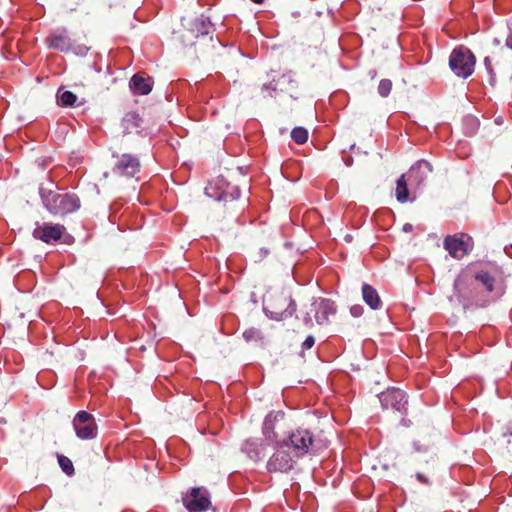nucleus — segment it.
I'll return each instance as SVG.
<instances>
[{"label": "nucleus", "mask_w": 512, "mask_h": 512, "mask_svg": "<svg viewBox=\"0 0 512 512\" xmlns=\"http://www.w3.org/2000/svg\"><path fill=\"white\" fill-rule=\"evenodd\" d=\"M409 191L407 187V180L405 175H401L396 183V198L399 202H406L408 200Z\"/></svg>", "instance_id": "5701e85b"}, {"label": "nucleus", "mask_w": 512, "mask_h": 512, "mask_svg": "<svg viewBox=\"0 0 512 512\" xmlns=\"http://www.w3.org/2000/svg\"><path fill=\"white\" fill-rule=\"evenodd\" d=\"M362 296L365 303L373 310L380 309L382 301L377 290L369 284H363Z\"/></svg>", "instance_id": "4be33fe9"}, {"label": "nucleus", "mask_w": 512, "mask_h": 512, "mask_svg": "<svg viewBox=\"0 0 512 512\" xmlns=\"http://www.w3.org/2000/svg\"><path fill=\"white\" fill-rule=\"evenodd\" d=\"M443 246L449 255L455 259H462L473 248V240L467 234L448 235L444 238Z\"/></svg>", "instance_id": "423d86ee"}, {"label": "nucleus", "mask_w": 512, "mask_h": 512, "mask_svg": "<svg viewBox=\"0 0 512 512\" xmlns=\"http://www.w3.org/2000/svg\"><path fill=\"white\" fill-rule=\"evenodd\" d=\"M44 207L53 215H66L80 208V200L75 194H59L43 187L39 189Z\"/></svg>", "instance_id": "f03ea898"}, {"label": "nucleus", "mask_w": 512, "mask_h": 512, "mask_svg": "<svg viewBox=\"0 0 512 512\" xmlns=\"http://www.w3.org/2000/svg\"><path fill=\"white\" fill-rule=\"evenodd\" d=\"M263 310L273 320L281 321L291 317L296 311V303L286 292L269 294L264 300Z\"/></svg>", "instance_id": "7ed1b4c3"}, {"label": "nucleus", "mask_w": 512, "mask_h": 512, "mask_svg": "<svg viewBox=\"0 0 512 512\" xmlns=\"http://www.w3.org/2000/svg\"><path fill=\"white\" fill-rule=\"evenodd\" d=\"M484 64H485L486 68H487L488 70H490L491 61H490V58H489V57H486V58L484 59Z\"/></svg>", "instance_id": "72a5a7b5"}, {"label": "nucleus", "mask_w": 512, "mask_h": 512, "mask_svg": "<svg viewBox=\"0 0 512 512\" xmlns=\"http://www.w3.org/2000/svg\"><path fill=\"white\" fill-rule=\"evenodd\" d=\"M497 272V267L493 266L489 269L478 270L472 277L476 282L481 283L489 294H492L496 290Z\"/></svg>", "instance_id": "6ab92c4d"}, {"label": "nucleus", "mask_w": 512, "mask_h": 512, "mask_svg": "<svg viewBox=\"0 0 512 512\" xmlns=\"http://www.w3.org/2000/svg\"><path fill=\"white\" fill-rule=\"evenodd\" d=\"M315 310V319L319 325L329 322V317L336 313L335 303L329 299L320 298L312 304Z\"/></svg>", "instance_id": "dca6fc26"}, {"label": "nucleus", "mask_w": 512, "mask_h": 512, "mask_svg": "<svg viewBox=\"0 0 512 512\" xmlns=\"http://www.w3.org/2000/svg\"><path fill=\"white\" fill-rule=\"evenodd\" d=\"M46 43L50 48L61 52L69 51L72 46V41L64 28L52 31L46 38Z\"/></svg>", "instance_id": "2eb2a0df"}, {"label": "nucleus", "mask_w": 512, "mask_h": 512, "mask_svg": "<svg viewBox=\"0 0 512 512\" xmlns=\"http://www.w3.org/2000/svg\"><path fill=\"white\" fill-rule=\"evenodd\" d=\"M392 89V82L389 79H382L378 85V93L381 97H387Z\"/></svg>", "instance_id": "cd10ccee"}, {"label": "nucleus", "mask_w": 512, "mask_h": 512, "mask_svg": "<svg viewBox=\"0 0 512 512\" xmlns=\"http://www.w3.org/2000/svg\"><path fill=\"white\" fill-rule=\"evenodd\" d=\"M58 463L61 467V469L63 470L64 473H66L67 475H73L74 474V466H73V463L72 461L64 456V455H59L58 456Z\"/></svg>", "instance_id": "a878e982"}, {"label": "nucleus", "mask_w": 512, "mask_h": 512, "mask_svg": "<svg viewBox=\"0 0 512 512\" xmlns=\"http://www.w3.org/2000/svg\"><path fill=\"white\" fill-rule=\"evenodd\" d=\"M297 88V81L294 78L292 72H287L281 75L278 80H273L269 84H264L262 90L277 91L281 92H292Z\"/></svg>", "instance_id": "a211bd4d"}, {"label": "nucleus", "mask_w": 512, "mask_h": 512, "mask_svg": "<svg viewBox=\"0 0 512 512\" xmlns=\"http://www.w3.org/2000/svg\"><path fill=\"white\" fill-rule=\"evenodd\" d=\"M281 441L282 446L290 448L294 457L297 458L310 453L315 443L314 434L309 429L302 427L292 430Z\"/></svg>", "instance_id": "20e7f679"}, {"label": "nucleus", "mask_w": 512, "mask_h": 512, "mask_svg": "<svg viewBox=\"0 0 512 512\" xmlns=\"http://www.w3.org/2000/svg\"><path fill=\"white\" fill-rule=\"evenodd\" d=\"M213 30L214 27L210 19L204 15H200L191 22L189 30L183 35V42L185 45H193L194 39L199 36L209 35Z\"/></svg>", "instance_id": "9d476101"}, {"label": "nucleus", "mask_w": 512, "mask_h": 512, "mask_svg": "<svg viewBox=\"0 0 512 512\" xmlns=\"http://www.w3.org/2000/svg\"><path fill=\"white\" fill-rule=\"evenodd\" d=\"M242 450L249 456V458L255 461L260 460L265 455V448L263 444L256 439L246 440L242 445Z\"/></svg>", "instance_id": "412c9836"}, {"label": "nucleus", "mask_w": 512, "mask_h": 512, "mask_svg": "<svg viewBox=\"0 0 512 512\" xmlns=\"http://www.w3.org/2000/svg\"><path fill=\"white\" fill-rule=\"evenodd\" d=\"M291 138L297 144H304L308 140V131L303 127H296L291 132Z\"/></svg>", "instance_id": "393cba45"}, {"label": "nucleus", "mask_w": 512, "mask_h": 512, "mask_svg": "<svg viewBox=\"0 0 512 512\" xmlns=\"http://www.w3.org/2000/svg\"><path fill=\"white\" fill-rule=\"evenodd\" d=\"M255 4H262L264 0H251Z\"/></svg>", "instance_id": "f704fd0d"}, {"label": "nucleus", "mask_w": 512, "mask_h": 512, "mask_svg": "<svg viewBox=\"0 0 512 512\" xmlns=\"http://www.w3.org/2000/svg\"><path fill=\"white\" fill-rule=\"evenodd\" d=\"M140 171L139 159L131 154H123L113 168V173L119 176L133 177Z\"/></svg>", "instance_id": "4468645a"}, {"label": "nucleus", "mask_w": 512, "mask_h": 512, "mask_svg": "<svg viewBox=\"0 0 512 512\" xmlns=\"http://www.w3.org/2000/svg\"><path fill=\"white\" fill-rule=\"evenodd\" d=\"M381 406L385 410L406 411L407 397L404 391L392 388L379 395Z\"/></svg>", "instance_id": "9b49d317"}, {"label": "nucleus", "mask_w": 512, "mask_h": 512, "mask_svg": "<svg viewBox=\"0 0 512 512\" xmlns=\"http://www.w3.org/2000/svg\"><path fill=\"white\" fill-rule=\"evenodd\" d=\"M275 447V452L267 461V470L282 473L290 471L295 464L293 456L284 449L286 446H282V442Z\"/></svg>", "instance_id": "6e6552de"}, {"label": "nucleus", "mask_w": 512, "mask_h": 512, "mask_svg": "<svg viewBox=\"0 0 512 512\" xmlns=\"http://www.w3.org/2000/svg\"><path fill=\"white\" fill-rule=\"evenodd\" d=\"M476 58L466 47L459 46L453 49L449 57V67L453 73L462 78H468L474 72Z\"/></svg>", "instance_id": "39448f33"}, {"label": "nucleus", "mask_w": 512, "mask_h": 512, "mask_svg": "<svg viewBox=\"0 0 512 512\" xmlns=\"http://www.w3.org/2000/svg\"><path fill=\"white\" fill-rule=\"evenodd\" d=\"M315 343V339L312 335H309L305 340L304 342L302 343V349L303 350H308V349H311L313 347Z\"/></svg>", "instance_id": "c85d7f7f"}, {"label": "nucleus", "mask_w": 512, "mask_h": 512, "mask_svg": "<svg viewBox=\"0 0 512 512\" xmlns=\"http://www.w3.org/2000/svg\"><path fill=\"white\" fill-rule=\"evenodd\" d=\"M432 172L431 164L426 160L416 162L408 172V181L417 186L421 185Z\"/></svg>", "instance_id": "f3484780"}, {"label": "nucleus", "mask_w": 512, "mask_h": 512, "mask_svg": "<svg viewBox=\"0 0 512 512\" xmlns=\"http://www.w3.org/2000/svg\"><path fill=\"white\" fill-rule=\"evenodd\" d=\"M76 100L77 96L71 91L59 89L57 92V102L61 106H73Z\"/></svg>", "instance_id": "b1692460"}, {"label": "nucleus", "mask_w": 512, "mask_h": 512, "mask_svg": "<svg viewBox=\"0 0 512 512\" xmlns=\"http://www.w3.org/2000/svg\"><path fill=\"white\" fill-rule=\"evenodd\" d=\"M66 228L61 224H37L33 230V237L47 244L57 242L65 233Z\"/></svg>", "instance_id": "f8f14e48"}, {"label": "nucleus", "mask_w": 512, "mask_h": 512, "mask_svg": "<svg viewBox=\"0 0 512 512\" xmlns=\"http://www.w3.org/2000/svg\"><path fill=\"white\" fill-rule=\"evenodd\" d=\"M152 80L140 74H135L130 80V88L134 94L147 95L152 90Z\"/></svg>", "instance_id": "aec40b11"}, {"label": "nucleus", "mask_w": 512, "mask_h": 512, "mask_svg": "<svg viewBox=\"0 0 512 512\" xmlns=\"http://www.w3.org/2000/svg\"><path fill=\"white\" fill-rule=\"evenodd\" d=\"M503 435H504V436H506V435H512V429H511L510 431L504 432V433H503Z\"/></svg>", "instance_id": "c9c22d12"}, {"label": "nucleus", "mask_w": 512, "mask_h": 512, "mask_svg": "<svg viewBox=\"0 0 512 512\" xmlns=\"http://www.w3.org/2000/svg\"><path fill=\"white\" fill-rule=\"evenodd\" d=\"M72 423L79 439L90 440L97 437L98 427L91 413L86 411L77 412Z\"/></svg>", "instance_id": "0eeeda50"}, {"label": "nucleus", "mask_w": 512, "mask_h": 512, "mask_svg": "<svg viewBox=\"0 0 512 512\" xmlns=\"http://www.w3.org/2000/svg\"><path fill=\"white\" fill-rule=\"evenodd\" d=\"M350 312L354 317H359L363 314V308L360 305H354L351 307Z\"/></svg>", "instance_id": "c756f323"}, {"label": "nucleus", "mask_w": 512, "mask_h": 512, "mask_svg": "<svg viewBox=\"0 0 512 512\" xmlns=\"http://www.w3.org/2000/svg\"><path fill=\"white\" fill-rule=\"evenodd\" d=\"M243 338L247 342H251V341L257 342V341H261L263 339L261 331L256 328H249V329L245 330L243 332Z\"/></svg>", "instance_id": "bb28decb"}, {"label": "nucleus", "mask_w": 512, "mask_h": 512, "mask_svg": "<svg viewBox=\"0 0 512 512\" xmlns=\"http://www.w3.org/2000/svg\"><path fill=\"white\" fill-rule=\"evenodd\" d=\"M498 294L490 296L489 299L480 300L478 293L475 288V280L472 275L467 272L460 273L454 281V294L450 298L451 301H455L462 305L464 309L472 306L484 307L491 301H493Z\"/></svg>", "instance_id": "f257e3e1"}, {"label": "nucleus", "mask_w": 512, "mask_h": 512, "mask_svg": "<svg viewBox=\"0 0 512 512\" xmlns=\"http://www.w3.org/2000/svg\"><path fill=\"white\" fill-rule=\"evenodd\" d=\"M304 323L307 327H312L313 326V322H312V319L309 315H307L306 317H304Z\"/></svg>", "instance_id": "473e14b6"}, {"label": "nucleus", "mask_w": 512, "mask_h": 512, "mask_svg": "<svg viewBox=\"0 0 512 512\" xmlns=\"http://www.w3.org/2000/svg\"><path fill=\"white\" fill-rule=\"evenodd\" d=\"M183 504L189 512H203L211 505L209 493L206 489L195 487L183 498Z\"/></svg>", "instance_id": "1a4fd4ad"}, {"label": "nucleus", "mask_w": 512, "mask_h": 512, "mask_svg": "<svg viewBox=\"0 0 512 512\" xmlns=\"http://www.w3.org/2000/svg\"><path fill=\"white\" fill-rule=\"evenodd\" d=\"M505 45L507 48L512 50V32L508 35Z\"/></svg>", "instance_id": "2f4dec72"}, {"label": "nucleus", "mask_w": 512, "mask_h": 512, "mask_svg": "<svg viewBox=\"0 0 512 512\" xmlns=\"http://www.w3.org/2000/svg\"><path fill=\"white\" fill-rule=\"evenodd\" d=\"M284 418L282 411H272L266 415L262 424V434L264 441L268 445L280 444L279 435L276 432V425Z\"/></svg>", "instance_id": "ddd939ff"}, {"label": "nucleus", "mask_w": 512, "mask_h": 512, "mask_svg": "<svg viewBox=\"0 0 512 512\" xmlns=\"http://www.w3.org/2000/svg\"><path fill=\"white\" fill-rule=\"evenodd\" d=\"M416 477L418 479V481H420L421 483H424V484H429V480L427 477H425L423 474L421 473H417L416 474Z\"/></svg>", "instance_id": "7c9ffc66"}]
</instances>
